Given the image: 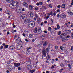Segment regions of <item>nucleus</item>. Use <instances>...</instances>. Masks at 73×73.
Instances as JSON below:
<instances>
[{
	"instance_id": "nucleus-17",
	"label": "nucleus",
	"mask_w": 73,
	"mask_h": 73,
	"mask_svg": "<svg viewBox=\"0 0 73 73\" xmlns=\"http://www.w3.org/2000/svg\"><path fill=\"white\" fill-rule=\"evenodd\" d=\"M9 48L11 50H14L15 49V47H14V46L12 45L9 47Z\"/></svg>"
},
{
	"instance_id": "nucleus-15",
	"label": "nucleus",
	"mask_w": 73,
	"mask_h": 73,
	"mask_svg": "<svg viewBox=\"0 0 73 73\" xmlns=\"http://www.w3.org/2000/svg\"><path fill=\"white\" fill-rule=\"evenodd\" d=\"M27 68L28 70H31L32 69V66L30 65H28L27 66Z\"/></svg>"
},
{
	"instance_id": "nucleus-11",
	"label": "nucleus",
	"mask_w": 73,
	"mask_h": 73,
	"mask_svg": "<svg viewBox=\"0 0 73 73\" xmlns=\"http://www.w3.org/2000/svg\"><path fill=\"white\" fill-rule=\"evenodd\" d=\"M9 6L10 8H11V9H13V8H15V6L12 4V3L10 4Z\"/></svg>"
},
{
	"instance_id": "nucleus-28",
	"label": "nucleus",
	"mask_w": 73,
	"mask_h": 73,
	"mask_svg": "<svg viewBox=\"0 0 73 73\" xmlns=\"http://www.w3.org/2000/svg\"><path fill=\"white\" fill-rule=\"evenodd\" d=\"M30 15V16L31 17H33V13L32 12H31Z\"/></svg>"
},
{
	"instance_id": "nucleus-20",
	"label": "nucleus",
	"mask_w": 73,
	"mask_h": 73,
	"mask_svg": "<svg viewBox=\"0 0 73 73\" xmlns=\"http://www.w3.org/2000/svg\"><path fill=\"white\" fill-rule=\"evenodd\" d=\"M66 32L67 33H70V32H71L70 31V30H66Z\"/></svg>"
},
{
	"instance_id": "nucleus-45",
	"label": "nucleus",
	"mask_w": 73,
	"mask_h": 73,
	"mask_svg": "<svg viewBox=\"0 0 73 73\" xmlns=\"http://www.w3.org/2000/svg\"><path fill=\"white\" fill-rule=\"evenodd\" d=\"M52 15H53L54 16H56V13H52Z\"/></svg>"
},
{
	"instance_id": "nucleus-29",
	"label": "nucleus",
	"mask_w": 73,
	"mask_h": 73,
	"mask_svg": "<svg viewBox=\"0 0 73 73\" xmlns=\"http://www.w3.org/2000/svg\"><path fill=\"white\" fill-rule=\"evenodd\" d=\"M42 9H47V7L45 6H42Z\"/></svg>"
},
{
	"instance_id": "nucleus-61",
	"label": "nucleus",
	"mask_w": 73,
	"mask_h": 73,
	"mask_svg": "<svg viewBox=\"0 0 73 73\" xmlns=\"http://www.w3.org/2000/svg\"><path fill=\"white\" fill-rule=\"evenodd\" d=\"M11 18V16H8V18L7 19H8V20H9V19Z\"/></svg>"
},
{
	"instance_id": "nucleus-55",
	"label": "nucleus",
	"mask_w": 73,
	"mask_h": 73,
	"mask_svg": "<svg viewBox=\"0 0 73 73\" xmlns=\"http://www.w3.org/2000/svg\"><path fill=\"white\" fill-rule=\"evenodd\" d=\"M60 9H58L56 11L57 12H58V13L60 12Z\"/></svg>"
},
{
	"instance_id": "nucleus-44",
	"label": "nucleus",
	"mask_w": 73,
	"mask_h": 73,
	"mask_svg": "<svg viewBox=\"0 0 73 73\" xmlns=\"http://www.w3.org/2000/svg\"><path fill=\"white\" fill-rule=\"evenodd\" d=\"M49 7L50 8H52V5L51 4H49Z\"/></svg>"
},
{
	"instance_id": "nucleus-26",
	"label": "nucleus",
	"mask_w": 73,
	"mask_h": 73,
	"mask_svg": "<svg viewBox=\"0 0 73 73\" xmlns=\"http://www.w3.org/2000/svg\"><path fill=\"white\" fill-rule=\"evenodd\" d=\"M67 66L69 67V69H72V66H71V65H70V64H68Z\"/></svg>"
},
{
	"instance_id": "nucleus-52",
	"label": "nucleus",
	"mask_w": 73,
	"mask_h": 73,
	"mask_svg": "<svg viewBox=\"0 0 73 73\" xmlns=\"http://www.w3.org/2000/svg\"><path fill=\"white\" fill-rule=\"evenodd\" d=\"M49 13L50 14V15H53V14H52V13H53L52 11H51V12L50 13Z\"/></svg>"
},
{
	"instance_id": "nucleus-36",
	"label": "nucleus",
	"mask_w": 73,
	"mask_h": 73,
	"mask_svg": "<svg viewBox=\"0 0 73 73\" xmlns=\"http://www.w3.org/2000/svg\"><path fill=\"white\" fill-rule=\"evenodd\" d=\"M66 44H64L62 45V47L64 48H66Z\"/></svg>"
},
{
	"instance_id": "nucleus-5",
	"label": "nucleus",
	"mask_w": 73,
	"mask_h": 73,
	"mask_svg": "<svg viewBox=\"0 0 73 73\" xmlns=\"http://www.w3.org/2000/svg\"><path fill=\"white\" fill-rule=\"evenodd\" d=\"M31 22H32L31 23L29 24L28 25L29 27H34L35 25V23L34 21H31Z\"/></svg>"
},
{
	"instance_id": "nucleus-46",
	"label": "nucleus",
	"mask_w": 73,
	"mask_h": 73,
	"mask_svg": "<svg viewBox=\"0 0 73 73\" xmlns=\"http://www.w3.org/2000/svg\"><path fill=\"white\" fill-rule=\"evenodd\" d=\"M42 4H43L42 2L41 1L39 2V4H40V5H42Z\"/></svg>"
},
{
	"instance_id": "nucleus-33",
	"label": "nucleus",
	"mask_w": 73,
	"mask_h": 73,
	"mask_svg": "<svg viewBox=\"0 0 73 73\" xmlns=\"http://www.w3.org/2000/svg\"><path fill=\"white\" fill-rule=\"evenodd\" d=\"M64 53H65V54L66 55H68V51L67 50L65 51Z\"/></svg>"
},
{
	"instance_id": "nucleus-27",
	"label": "nucleus",
	"mask_w": 73,
	"mask_h": 73,
	"mask_svg": "<svg viewBox=\"0 0 73 73\" xmlns=\"http://www.w3.org/2000/svg\"><path fill=\"white\" fill-rule=\"evenodd\" d=\"M60 66L62 68H63V67H64V64L63 63H61Z\"/></svg>"
},
{
	"instance_id": "nucleus-25",
	"label": "nucleus",
	"mask_w": 73,
	"mask_h": 73,
	"mask_svg": "<svg viewBox=\"0 0 73 73\" xmlns=\"http://www.w3.org/2000/svg\"><path fill=\"white\" fill-rule=\"evenodd\" d=\"M36 71V69H33V70H31L30 71V72L31 73H33V72H34L35 71Z\"/></svg>"
},
{
	"instance_id": "nucleus-56",
	"label": "nucleus",
	"mask_w": 73,
	"mask_h": 73,
	"mask_svg": "<svg viewBox=\"0 0 73 73\" xmlns=\"http://www.w3.org/2000/svg\"><path fill=\"white\" fill-rule=\"evenodd\" d=\"M22 10V12H23V11H25V9L24 8H23V9H21Z\"/></svg>"
},
{
	"instance_id": "nucleus-58",
	"label": "nucleus",
	"mask_w": 73,
	"mask_h": 73,
	"mask_svg": "<svg viewBox=\"0 0 73 73\" xmlns=\"http://www.w3.org/2000/svg\"><path fill=\"white\" fill-rule=\"evenodd\" d=\"M66 39H62V41H63V42H64V41H66Z\"/></svg>"
},
{
	"instance_id": "nucleus-40",
	"label": "nucleus",
	"mask_w": 73,
	"mask_h": 73,
	"mask_svg": "<svg viewBox=\"0 0 73 73\" xmlns=\"http://www.w3.org/2000/svg\"><path fill=\"white\" fill-rule=\"evenodd\" d=\"M28 19H30V21L31 20L33 19V17L30 16L29 18Z\"/></svg>"
},
{
	"instance_id": "nucleus-60",
	"label": "nucleus",
	"mask_w": 73,
	"mask_h": 73,
	"mask_svg": "<svg viewBox=\"0 0 73 73\" xmlns=\"http://www.w3.org/2000/svg\"><path fill=\"white\" fill-rule=\"evenodd\" d=\"M18 70H21V68L20 67H18Z\"/></svg>"
},
{
	"instance_id": "nucleus-57",
	"label": "nucleus",
	"mask_w": 73,
	"mask_h": 73,
	"mask_svg": "<svg viewBox=\"0 0 73 73\" xmlns=\"http://www.w3.org/2000/svg\"><path fill=\"white\" fill-rule=\"evenodd\" d=\"M36 5L37 6H38L40 5V4L38 3H37L36 4Z\"/></svg>"
},
{
	"instance_id": "nucleus-12",
	"label": "nucleus",
	"mask_w": 73,
	"mask_h": 73,
	"mask_svg": "<svg viewBox=\"0 0 73 73\" xmlns=\"http://www.w3.org/2000/svg\"><path fill=\"white\" fill-rule=\"evenodd\" d=\"M23 5L24 7H25L26 8H28V5L27 3L24 2L23 3Z\"/></svg>"
},
{
	"instance_id": "nucleus-43",
	"label": "nucleus",
	"mask_w": 73,
	"mask_h": 73,
	"mask_svg": "<svg viewBox=\"0 0 73 73\" xmlns=\"http://www.w3.org/2000/svg\"><path fill=\"white\" fill-rule=\"evenodd\" d=\"M38 7H35V11H37L38 10Z\"/></svg>"
},
{
	"instance_id": "nucleus-23",
	"label": "nucleus",
	"mask_w": 73,
	"mask_h": 73,
	"mask_svg": "<svg viewBox=\"0 0 73 73\" xmlns=\"http://www.w3.org/2000/svg\"><path fill=\"white\" fill-rule=\"evenodd\" d=\"M9 69L10 71H11V70H12V66H10V67L9 66Z\"/></svg>"
},
{
	"instance_id": "nucleus-63",
	"label": "nucleus",
	"mask_w": 73,
	"mask_h": 73,
	"mask_svg": "<svg viewBox=\"0 0 73 73\" xmlns=\"http://www.w3.org/2000/svg\"><path fill=\"white\" fill-rule=\"evenodd\" d=\"M59 17H60V15L58 14L57 15V17H58V18H59Z\"/></svg>"
},
{
	"instance_id": "nucleus-13",
	"label": "nucleus",
	"mask_w": 73,
	"mask_h": 73,
	"mask_svg": "<svg viewBox=\"0 0 73 73\" xmlns=\"http://www.w3.org/2000/svg\"><path fill=\"white\" fill-rule=\"evenodd\" d=\"M67 13L68 14L70 15L71 16H72L73 15V13L71 12L70 10H69L67 11Z\"/></svg>"
},
{
	"instance_id": "nucleus-32",
	"label": "nucleus",
	"mask_w": 73,
	"mask_h": 73,
	"mask_svg": "<svg viewBox=\"0 0 73 73\" xmlns=\"http://www.w3.org/2000/svg\"><path fill=\"white\" fill-rule=\"evenodd\" d=\"M35 17L36 18H38V15L37 14L35 13Z\"/></svg>"
},
{
	"instance_id": "nucleus-16",
	"label": "nucleus",
	"mask_w": 73,
	"mask_h": 73,
	"mask_svg": "<svg viewBox=\"0 0 73 73\" xmlns=\"http://www.w3.org/2000/svg\"><path fill=\"white\" fill-rule=\"evenodd\" d=\"M5 13L7 14H8L9 16H10V15H11V13H10V11H8V10H6L5 11Z\"/></svg>"
},
{
	"instance_id": "nucleus-6",
	"label": "nucleus",
	"mask_w": 73,
	"mask_h": 73,
	"mask_svg": "<svg viewBox=\"0 0 73 73\" xmlns=\"http://www.w3.org/2000/svg\"><path fill=\"white\" fill-rule=\"evenodd\" d=\"M23 46L20 44H19L16 47V48L17 50H20V49H21L22 48H23Z\"/></svg>"
},
{
	"instance_id": "nucleus-19",
	"label": "nucleus",
	"mask_w": 73,
	"mask_h": 73,
	"mask_svg": "<svg viewBox=\"0 0 73 73\" xmlns=\"http://www.w3.org/2000/svg\"><path fill=\"white\" fill-rule=\"evenodd\" d=\"M29 9H30V10H31V11H32V10H33V7L32 6V5H29Z\"/></svg>"
},
{
	"instance_id": "nucleus-41",
	"label": "nucleus",
	"mask_w": 73,
	"mask_h": 73,
	"mask_svg": "<svg viewBox=\"0 0 73 73\" xmlns=\"http://www.w3.org/2000/svg\"><path fill=\"white\" fill-rule=\"evenodd\" d=\"M56 26H57V29H58L60 28V27L59 26V25H57Z\"/></svg>"
},
{
	"instance_id": "nucleus-39",
	"label": "nucleus",
	"mask_w": 73,
	"mask_h": 73,
	"mask_svg": "<svg viewBox=\"0 0 73 73\" xmlns=\"http://www.w3.org/2000/svg\"><path fill=\"white\" fill-rule=\"evenodd\" d=\"M32 49L31 47H27V50H28L29 49Z\"/></svg>"
},
{
	"instance_id": "nucleus-53",
	"label": "nucleus",
	"mask_w": 73,
	"mask_h": 73,
	"mask_svg": "<svg viewBox=\"0 0 73 73\" xmlns=\"http://www.w3.org/2000/svg\"><path fill=\"white\" fill-rule=\"evenodd\" d=\"M64 62H65V63H66V64H68V61L66 60H65Z\"/></svg>"
},
{
	"instance_id": "nucleus-7",
	"label": "nucleus",
	"mask_w": 73,
	"mask_h": 73,
	"mask_svg": "<svg viewBox=\"0 0 73 73\" xmlns=\"http://www.w3.org/2000/svg\"><path fill=\"white\" fill-rule=\"evenodd\" d=\"M60 17L62 19H65L66 18V16L65 14L62 13L60 15Z\"/></svg>"
},
{
	"instance_id": "nucleus-3",
	"label": "nucleus",
	"mask_w": 73,
	"mask_h": 73,
	"mask_svg": "<svg viewBox=\"0 0 73 73\" xmlns=\"http://www.w3.org/2000/svg\"><path fill=\"white\" fill-rule=\"evenodd\" d=\"M27 17L28 16L27 15L23 14L21 16L20 18L21 20H26Z\"/></svg>"
},
{
	"instance_id": "nucleus-51",
	"label": "nucleus",
	"mask_w": 73,
	"mask_h": 73,
	"mask_svg": "<svg viewBox=\"0 0 73 73\" xmlns=\"http://www.w3.org/2000/svg\"><path fill=\"white\" fill-rule=\"evenodd\" d=\"M44 62H46V63H49V62L48 61V60L45 61Z\"/></svg>"
},
{
	"instance_id": "nucleus-9",
	"label": "nucleus",
	"mask_w": 73,
	"mask_h": 73,
	"mask_svg": "<svg viewBox=\"0 0 73 73\" xmlns=\"http://www.w3.org/2000/svg\"><path fill=\"white\" fill-rule=\"evenodd\" d=\"M14 65L15 67H19L20 65V63H15L14 64Z\"/></svg>"
},
{
	"instance_id": "nucleus-48",
	"label": "nucleus",
	"mask_w": 73,
	"mask_h": 73,
	"mask_svg": "<svg viewBox=\"0 0 73 73\" xmlns=\"http://www.w3.org/2000/svg\"><path fill=\"white\" fill-rule=\"evenodd\" d=\"M51 29H52V28L50 27H49L48 29V31H50L51 30Z\"/></svg>"
},
{
	"instance_id": "nucleus-10",
	"label": "nucleus",
	"mask_w": 73,
	"mask_h": 73,
	"mask_svg": "<svg viewBox=\"0 0 73 73\" xmlns=\"http://www.w3.org/2000/svg\"><path fill=\"white\" fill-rule=\"evenodd\" d=\"M2 45L3 46H4V48H3V49H4L5 48L7 49V48H8L9 45L8 44L5 45V43H3Z\"/></svg>"
},
{
	"instance_id": "nucleus-30",
	"label": "nucleus",
	"mask_w": 73,
	"mask_h": 73,
	"mask_svg": "<svg viewBox=\"0 0 73 73\" xmlns=\"http://www.w3.org/2000/svg\"><path fill=\"white\" fill-rule=\"evenodd\" d=\"M67 35L66 34V33H65L64 34H62V35H61V36H66Z\"/></svg>"
},
{
	"instance_id": "nucleus-49",
	"label": "nucleus",
	"mask_w": 73,
	"mask_h": 73,
	"mask_svg": "<svg viewBox=\"0 0 73 73\" xmlns=\"http://www.w3.org/2000/svg\"><path fill=\"white\" fill-rule=\"evenodd\" d=\"M34 67H35V68H37V66L36 64H34Z\"/></svg>"
},
{
	"instance_id": "nucleus-62",
	"label": "nucleus",
	"mask_w": 73,
	"mask_h": 73,
	"mask_svg": "<svg viewBox=\"0 0 73 73\" xmlns=\"http://www.w3.org/2000/svg\"><path fill=\"white\" fill-rule=\"evenodd\" d=\"M22 35H23V36H24V37H25V33H23Z\"/></svg>"
},
{
	"instance_id": "nucleus-22",
	"label": "nucleus",
	"mask_w": 73,
	"mask_h": 73,
	"mask_svg": "<svg viewBox=\"0 0 73 73\" xmlns=\"http://www.w3.org/2000/svg\"><path fill=\"white\" fill-rule=\"evenodd\" d=\"M65 69V67L63 68L62 69H60L59 71L61 73V72H62V71L64 70Z\"/></svg>"
},
{
	"instance_id": "nucleus-59",
	"label": "nucleus",
	"mask_w": 73,
	"mask_h": 73,
	"mask_svg": "<svg viewBox=\"0 0 73 73\" xmlns=\"http://www.w3.org/2000/svg\"><path fill=\"white\" fill-rule=\"evenodd\" d=\"M55 49H58V46H56L55 47Z\"/></svg>"
},
{
	"instance_id": "nucleus-35",
	"label": "nucleus",
	"mask_w": 73,
	"mask_h": 73,
	"mask_svg": "<svg viewBox=\"0 0 73 73\" xmlns=\"http://www.w3.org/2000/svg\"><path fill=\"white\" fill-rule=\"evenodd\" d=\"M46 59L47 60H49L50 58V56H49V55H48L46 56Z\"/></svg>"
},
{
	"instance_id": "nucleus-2",
	"label": "nucleus",
	"mask_w": 73,
	"mask_h": 73,
	"mask_svg": "<svg viewBox=\"0 0 73 73\" xmlns=\"http://www.w3.org/2000/svg\"><path fill=\"white\" fill-rule=\"evenodd\" d=\"M17 8V12L18 13H19L20 15H21L22 13V10H21V7L20 6H18L16 7Z\"/></svg>"
},
{
	"instance_id": "nucleus-38",
	"label": "nucleus",
	"mask_w": 73,
	"mask_h": 73,
	"mask_svg": "<svg viewBox=\"0 0 73 73\" xmlns=\"http://www.w3.org/2000/svg\"><path fill=\"white\" fill-rule=\"evenodd\" d=\"M25 33H28V30H26L25 31Z\"/></svg>"
},
{
	"instance_id": "nucleus-54",
	"label": "nucleus",
	"mask_w": 73,
	"mask_h": 73,
	"mask_svg": "<svg viewBox=\"0 0 73 73\" xmlns=\"http://www.w3.org/2000/svg\"><path fill=\"white\" fill-rule=\"evenodd\" d=\"M62 46H60V49H61V50H63V49H62Z\"/></svg>"
},
{
	"instance_id": "nucleus-4",
	"label": "nucleus",
	"mask_w": 73,
	"mask_h": 73,
	"mask_svg": "<svg viewBox=\"0 0 73 73\" xmlns=\"http://www.w3.org/2000/svg\"><path fill=\"white\" fill-rule=\"evenodd\" d=\"M12 4L14 6H15L16 8L19 7V3L17 2L16 1H14L12 2Z\"/></svg>"
},
{
	"instance_id": "nucleus-42",
	"label": "nucleus",
	"mask_w": 73,
	"mask_h": 73,
	"mask_svg": "<svg viewBox=\"0 0 73 73\" xmlns=\"http://www.w3.org/2000/svg\"><path fill=\"white\" fill-rule=\"evenodd\" d=\"M61 33V31H59L58 32V35H60Z\"/></svg>"
},
{
	"instance_id": "nucleus-31",
	"label": "nucleus",
	"mask_w": 73,
	"mask_h": 73,
	"mask_svg": "<svg viewBox=\"0 0 73 73\" xmlns=\"http://www.w3.org/2000/svg\"><path fill=\"white\" fill-rule=\"evenodd\" d=\"M65 5L64 4H62L61 6V7L62 8H65Z\"/></svg>"
},
{
	"instance_id": "nucleus-14",
	"label": "nucleus",
	"mask_w": 73,
	"mask_h": 73,
	"mask_svg": "<svg viewBox=\"0 0 73 73\" xmlns=\"http://www.w3.org/2000/svg\"><path fill=\"white\" fill-rule=\"evenodd\" d=\"M50 49V47H48L47 48H46L45 49V52H46V53H48L49 51V50Z\"/></svg>"
},
{
	"instance_id": "nucleus-34",
	"label": "nucleus",
	"mask_w": 73,
	"mask_h": 73,
	"mask_svg": "<svg viewBox=\"0 0 73 73\" xmlns=\"http://www.w3.org/2000/svg\"><path fill=\"white\" fill-rule=\"evenodd\" d=\"M37 20L38 23H40L41 22V19L40 18L38 19Z\"/></svg>"
},
{
	"instance_id": "nucleus-18",
	"label": "nucleus",
	"mask_w": 73,
	"mask_h": 73,
	"mask_svg": "<svg viewBox=\"0 0 73 73\" xmlns=\"http://www.w3.org/2000/svg\"><path fill=\"white\" fill-rule=\"evenodd\" d=\"M48 44V42L46 41H45L43 44V46H46Z\"/></svg>"
},
{
	"instance_id": "nucleus-37",
	"label": "nucleus",
	"mask_w": 73,
	"mask_h": 73,
	"mask_svg": "<svg viewBox=\"0 0 73 73\" xmlns=\"http://www.w3.org/2000/svg\"><path fill=\"white\" fill-rule=\"evenodd\" d=\"M33 36V35L31 34L29 35V37L30 38H32Z\"/></svg>"
},
{
	"instance_id": "nucleus-1",
	"label": "nucleus",
	"mask_w": 73,
	"mask_h": 73,
	"mask_svg": "<svg viewBox=\"0 0 73 73\" xmlns=\"http://www.w3.org/2000/svg\"><path fill=\"white\" fill-rule=\"evenodd\" d=\"M33 32L34 33H37L38 34H40V33H41L42 32V31H41V29L37 27L35 28Z\"/></svg>"
},
{
	"instance_id": "nucleus-21",
	"label": "nucleus",
	"mask_w": 73,
	"mask_h": 73,
	"mask_svg": "<svg viewBox=\"0 0 73 73\" xmlns=\"http://www.w3.org/2000/svg\"><path fill=\"white\" fill-rule=\"evenodd\" d=\"M42 54L43 55H44V56H46V53H45V50H43L42 51Z\"/></svg>"
},
{
	"instance_id": "nucleus-50",
	"label": "nucleus",
	"mask_w": 73,
	"mask_h": 73,
	"mask_svg": "<svg viewBox=\"0 0 73 73\" xmlns=\"http://www.w3.org/2000/svg\"><path fill=\"white\" fill-rule=\"evenodd\" d=\"M51 69H53L54 68V66L52 65V67H51Z\"/></svg>"
},
{
	"instance_id": "nucleus-64",
	"label": "nucleus",
	"mask_w": 73,
	"mask_h": 73,
	"mask_svg": "<svg viewBox=\"0 0 73 73\" xmlns=\"http://www.w3.org/2000/svg\"><path fill=\"white\" fill-rule=\"evenodd\" d=\"M71 36H72V37H73V33H72L71 34Z\"/></svg>"
},
{
	"instance_id": "nucleus-24",
	"label": "nucleus",
	"mask_w": 73,
	"mask_h": 73,
	"mask_svg": "<svg viewBox=\"0 0 73 73\" xmlns=\"http://www.w3.org/2000/svg\"><path fill=\"white\" fill-rule=\"evenodd\" d=\"M14 0H6V1L8 3H11Z\"/></svg>"
},
{
	"instance_id": "nucleus-47",
	"label": "nucleus",
	"mask_w": 73,
	"mask_h": 73,
	"mask_svg": "<svg viewBox=\"0 0 73 73\" xmlns=\"http://www.w3.org/2000/svg\"><path fill=\"white\" fill-rule=\"evenodd\" d=\"M57 8H61V5H58L57 6Z\"/></svg>"
},
{
	"instance_id": "nucleus-8",
	"label": "nucleus",
	"mask_w": 73,
	"mask_h": 73,
	"mask_svg": "<svg viewBox=\"0 0 73 73\" xmlns=\"http://www.w3.org/2000/svg\"><path fill=\"white\" fill-rule=\"evenodd\" d=\"M30 19H28L27 20H25V24H28V23H31V21H30Z\"/></svg>"
}]
</instances>
